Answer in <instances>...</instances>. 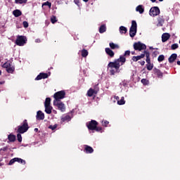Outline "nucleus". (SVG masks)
Wrapping results in <instances>:
<instances>
[{
    "label": "nucleus",
    "instance_id": "nucleus-32",
    "mask_svg": "<svg viewBox=\"0 0 180 180\" xmlns=\"http://www.w3.org/2000/svg\"><path fill=\"white\" fill-rule=\"evenodd\" d=\"M165 59V57L164 56V55H160L158 58V60L159 61V63H161V61H164Z\"/></svg>",
    "mask_w": 180,
    "mask_h": 180
},
{
    "label": "nucleus",
    "instance_id": "nucleus-31",
    "mask_svg": "<svg viewBox=\"0 0 180 180\" xmlns=\"http://www.w3.org/2000/svg\"><path fill=\"white\" fill-rule=\"evenodd\" d=\"M8 140L9 141H15V140H16V136H15V135L10 134L8 135Z\"/></svg>",
    "mask_w": 180,
    "mask_h": 180
},
{
    "label": "nucleus",
    "instance_id": "nucleus-24",
    "mask_svg": "<svg viewBox=\"0 0 180 180\" xmlns=\"http://www.w3.org/2000/svg\"><path fill=\"white\" fill-rule=\"evenodd\" d=\"M153 72L158 75V77H162V72L160 70L155 68Z\"/></svg>",
    "mask_w": 180,
    "mask_h": 180
},
{
    "label": "nucleus",
    "instance_id": "nucleus-50",
    "mask_svg": "<svg viewBox=\"0 0 180 180\" xmlns=\"http://www.w3.org/2000/svg\"><path fill=\"white\" fill-rule=\"evenodd\" d=\"M75 2L76 5H78V4H79V0H75Z\"/></svg>",
    "mask_w": 180,
    "mask_h": 180
},
{
    "label": "nucleus",
    "instance_id": "nucleus-15",
    "mask_svg": "<svg viewBox=\"0 0 180 180\" xmlns=\"http://www.w3.org/2000/svg\"><path fill=\"white\" fill-rule=\"evenodd\" d=\"M105 53L110 56V57H114L115 56V52H113V51H112L109 48H106L105 49Z\"/></svg>",
    "mask_w": 180,
    "mask_h": 180
},
{
    "label": "nucleus",
    "instance_id": "nucleus-37",
    "mask_svg": "<svg viewBox=\"0 0 180 180\" xmlns=\"http://www.w3.org/2000/svg\"><path fill=\"white\" fill-rule=\"evenodd\" d=\"M16 158L11 159L8 163V165H12L13 164H15L16 162Z\"/></svg>",
    "mask_w": 180,
    "mask_h": 180
},
{
    "label": "nucleus",
    "instance_id": "nucleus-30",
    "mask_svg": "<svg viewBox=\"0 0 180 180\" xmlns=\"http://www.w3.org/2000/svg\"><path fill=\"white\" fill-rule=\"evenodd\" d=\"M126 101H124V97H122L120 101H117L118 105H124Z\"/></svg>",
    "mask_w": 180,
    "mask_h": 180
},
{
    "label": "nucleus",
    "instance_id": "nucleus-10",
    "mask_svg": "<svg viewBox=\"0 0 180 180\" xmlns=\"http://www.w3.org/2000/svg\"><path fill=\"white\" fill-rule=\"evenodd\" d=\"M96 126H98V122L95 120H91V122L87 124V127L89 130H95V129H96Z\"/></svg>",
    "mask_w": 180,
    "mask_h": 180
},
{
    "label": "nucleus",
    "instance_id": "nucleus-3",
    "mask_svg": "<svg viewBox=\"0 0 180 180\" xmlns=\"http://www.w3.org/2000/svg\"><path fill=\"white\" fill-rule=\"evenodd\" d=\"M137 33V22L135 20L131 22V26L129 30L130 37H134Z\"/></svg>",
    "mask_w": 180,
    "mask_h": 180
},
{
    "label": "nucleus",
    "instance_id": "nucleus-2",
    "mask_svg": "<svg viewBox=\"0 0 180 180\" xmlns=\"http://www.w3.org/2000/svg\"><path fill=\"white\" fill-rule=\"evenodd\" d=\"M53 102H60V99H64L65 98V91H60L54 94L53 95Z\"/></svg>",
    "mask_w": 180,
    "mask_h": 180
},
{
    "label": "nucleus",
    "instance_id": "nucleus-47",
    "mask_svg": "<svg viewBox=\"0 0 180 180\" xmlns=\"http://www.w3.org/2000/svg\"><path fill=\"white\" fill-rule=\"evenodd\" d=\"M94 130H96V131H101V130H102V128L101 127H96Z\"/></svg>",
    "mask_w": 180,
    "mask_h": 180
},
{
    "label": "nucleus",
    "instance_id": "nucleus-4",
    "mask_svg": "<svg viewBox=\"0 0 180 180\" xmlns=\"http://www.w3.org/2000/svg\"><path fill=\"white\" fill-rule=\"evenodd\" d=\"M3 68H6L7 72L12 74L15 71V67L12 65L11 62H6L2 65Z\"/></svg>",
    "mask_w": 180,
    "mask_h": 180
},
{
    "label": "nucleus",
    "instance_id": "nucleus-55",
    "mask_svg": "<svg viewBox=\"0 0 180 180\" xmlns=\"http://www.w3.org/2000/svg\"><path fill=\"white\" fill-rule=\"evenodd\" d=\"M178 65H180V61H177Z\"/></svg>",
    "mask_w": 180,
    "mask_h": 180
},
{
    "label": "nucleus",
    "instance_id": "nucleus-48",
    "mask_svg": "<svg viewBox=\"0 0 180 180\" xmlns=\"http://www.w3.org/2000/svg\"><path fill=\"white\" fill-rule=\"evenodd\" d=\"M146 63H147V64L151 63V60H150V58H146Z\"/></svg>",
    "mask_w": 180,
    "mask_h": 180
},
{
    "label": "nucleus",
    "instance_id": "nucleus-59",
    "mask_svg": "<svg viewBox=\"0 0 180 180\" xmlns=\"http://www.w3.org/2000/svg\"><path fill=\"white\" fill-rule=\"evenodd\" d=\"M160 1V2H162V1H164V0H159Z\"/></svg>",
    "mask_w": 180,
    "mask_h": 180
},
{
    "label": "nucleus",
    "instance_id": "nucleus-11",
    "mask_svg": "<svg viewBox=\"0 0 180 180\" xmlns=\"http://www.w3.org/2000/svg\"><path fill=\"white\" fill-rule=\"evenodd\" d=\"M49 77V75L47 73H40L37 77L36 80L39 81V79H44Z\"/></svg>",
    "mask_w": 180,
    "mask_h": 180
},
{
    "label": "nucleus",
    "instance_id": "nucleus-43",
    "mask_svg": "<svg viewBox=\"0 0 180 180\" xmlns=\"http://www.w3.org/2000/svg\"><path fill=\"white\" fill-rule=\"evenodd\" d=\"M142 54H145L146 58H150V53H148V51H145L144 53Z\"/></svg>",
    "mask_w": 180,
    "mask_h": 180
},
{
    "label": "nucleus",
    "instance_id": "nucleus-60",
    "mask_svg": "<svg viewBox=\"0 0 180 180\" xmlns=\"http://www.w3.org/2000/svg\"><path fill=\"white\" fill-rule=\"evenodd\" d=\"M55 112V113H57V111H54Z\"/></svg>",
    "mask_w": 180,
    "mask_h": 180
},
{
    "label": "nucleus",
    "instance_id": "nucleus-44",
    "mask_svg": "<svg viewBox=\"0 0 180 180\" xmlns=\"http://www.w3.org/2000/svg\"><path fill=\"white\" fill-rule=\"evenodd\" d=\"M22 24L24 27H29V23L27 22L24 21Z\"/></svg>",
    "mask_w": 180,
    "mask_h": 180
},
{
    "label": "nucleus",
    "instance_id": "nucleus-33",
    "mask_svg": "<svg viewBox=\"0 0 180 180\" xmlns=\"http://www.w3.org/2000/svg\"><path fill=\"white\" fill-rule=\"evenodd\" d=\"M15 4H26L27 2V0H15Z\"/></svg>",
    "mask_w": 180,
    "mask_h": 180
},
{
    "label": "nucleus",
    "instance_id": "nucleus-23",
    "mask_svg": "<svg viewBox=\"0 0 180 180\" xmlns=\"http://www.w3.org/2000/svg\"><path fill=\"white\" fill-rule=\"evenodd\" d=\"M146 68L148 71H151L154 68V65L151 63L146 64Z\"/></svg>",
    "mask_w": 180,
    "mask_h": 180
},
{
    "label": "nucleus",
    "instance_id": "nucleus-41",
    "mask_svg": "<svg viewBox=\"0 0 180 180\" xmlns=\"http://www.w3.org/2000/svg\"><path fill=\"white\" fill-rule=\"evenodd\" d=\"M49 129H51V130H56V129H57V124L50 125Z\"/></svg>",
    "mask_w": 180,
    "mask_h": 180
},
{
    "label": "nucleus",
    "instance_id": "nucleus-8",
    "mask_svg": "<svg viewBox=\"0 0 180 180\" xmlns=\"http://www.w3.org/2000/svg\"><path fill=\"white\" fill-rule=\"evenodd\" d=\"M134 50H139V51H141V50H146L147 49V46H146V44H142L141 42H136L134 44Z\"/></svg>",
    "mask_w": 180,
    "mask_h": 180
},
{
    "label": "nucleus",
    "instance_id": "nucleus-17",
    "mask_svg": "<svg viewBox=\"0 0 180 180\" xmlns=\"http://www.w3.org/2000/svg\"><path fill=\"white\" fill-rule=\"evenodd\" d=\"M84 150H85L86 153H87L89 154L94 153V148H92V147L89 146H86Z\"/></svg>",
    "mask_w": 180,
    "mask_h": 180
},
{
    "label": "nucleus",
    "instance_id": "nucleus-20",
    "mask_svg": "<svg viewBox=\"0 0 180 180\" xmlns=\"http://www.w3.org/2000/svg\"><path fill=\"white\" fill-rule=\"evenodd\" d=\"M176 60V54L173 53L172 56L169 58V63H174Z\"/></svg>",
    "mask_w": 180,
    "mask_h": 180
},
{
    "label": "nucleus",
    "instance_id": "nucleus-26",
    "mask_svg": "<svg viewBox=\"0 0 180 180\" xmlns=\"http://www.w3.org/2000/svg\"><path fill=\"white\" fill-rule=\"evenodd\" d=\"M51 102V98H46L45 103H44V106H50V103Z\"/></svg>",
    "mask_w": 180,
    "mask_h": 180
},
{
    "label": "nucleus",
    "instance_id": "nucleus-19",
    "mask_svg": "<svg viewBox=\"0 0 180 180\" xmlns=\"http://www.w3.org/2000/svg\"><path fill=\"white\" fill-rule=\"evenodd\" d=\"M158 26H162V24L164 23V17L159 16L158 18Z\"/></svg>",
    "mask_w": 180,
    "mask_h": 180
},
{
    "label": "nucleus",
    "instance_id": "nucleus-56",
    "mask_svg": "<svg viewBox=\"0 0 180 180\" xmlns=\"http://www.w3.org/2000/svg\"><path fill=\"white\" fill-rule=\"evenodd\" d=\"M115 99L117 101V99H119V96H115Z\"/></svg>",
    "mask_w": 180,
    "mask_h": 180
},
{
    "label": "nucleus",
    "instance_id": "nucleus-6",
    "mask_svg": "<svg viewBox=\"0 0 180 180\" xmlns=\"http://www.w3.org/2000/svg\"><path fill=\"white\" fill-rule=\"evenodd\" d=\"M27 130H29V125H27V121L25 120L23 122V124L22 126L18 127V133L23 134V133H26Z\"/></svg>",
    "mask_w": 180,
    "mask_h": 180
},
{
    "label": "nucleus",
    "instance_id": "nucleus-7",
    "mask_svg": "<svg viewBox=\"0 0 180 180\" xmlns=\"http://www.w3.org/2000/svg\"><path fill=\"white\" fill-rule=\"evenodd\" d=\"M53 105L56 106L60 112H65V104L61 101H53Z\"/></svg>",
    "mask_w": 180,
    "mask_h": 180
},
{
    "label": "nucleus",
    "instance_id": "nucleus-49",
    "mask_svg": "<svg viewBox=\"0 0 180 180\" xmlns=\"http://www.w3.org/2000/svg\"><path fill=\"white\" fill-rule=\"evenodd\" d=\"M139 63L141 64V65H144L146 64V62L144 60L139 62Z\"/></svg>",
    "mask_w": 180,
    "mask_h": 180
},
{
    "label": "nucleus",
    "instance_id": "nucleus-46",
    "mask_svg": "<svg viewBox=\"0 0 180 180\" xmlns=\"http://www.w3.org/2000/svg\"><path fill=\"white\" fill-rule=\"evenodd\" d=\"M124 56H130V51H126L124 53Z\"/></svg>",
    "mask_w": 180,
    "mask_h": 180
},
{
    "label": "nucleus",
    "instance_id": "nucleus-39",
    "mask_svg": "<svg viewBox=\"0 0 180 180\" xmlns=\"http://www.w3.org/2000/svg\"><path fill=\"white\" fill-rule=\"evenodd\" d=\"M43 5L46 6H49V8H51V3L46 1L45 2Z\"/></svg>",
    "mask_w": 180,
    "mask_h": 180
},
{
    "label": "nucleus",
    "instance_id": "nucleus-57",
    "mask_svg": "<svg viewBox=\"0 0 180 180\" xmlns=\"http://www.w3.org/2000/svg\"><path fill=\"white\" fill-rule=\"evenodd\" d=\"M84 1V2H88V1H89V0H83Z\"/></svg>",
    "mask_w": 180,
    "mask_h": 180
},
{
    "label": "nucleus",
    "instance_id": "nucleus-53",
    "mask_svg": "<svg viewBox=\"0 0 180 180\" xmlns=\"http://www.w3.org/2000/svg\"><path fill=\"white\" fill-rule=\"evenodd\" d=\"M34 131H39V129L35 128V129H34Z\"/></svg>",
    "mask_w": 180,
    "mask_h": 180
},
{
    "label": "nucleus",
    "instance_id": "nucleus-5",
    "mask_svg": "<svg viewBox=\"0 0 180 180\" xmlns=\"http://www.w3.org/2000/svg\"><path fill=\"white\" fill-rule=\"evenodd\" d=\"M26 41H27L26 37L18 36L15 40V44L17 46H25V44H26Z\"/></svg>",
    "mask_w": 180,
    "mask_h": 180
},
{
    "label": "nucleus",
    "instance_id": "nucleus-13",
    "mask_svg": "<svg viewBox=\"0 0 180 180\" xmlns=\"http://www.w3.org/2000/svg\"><path fill=\"white\" fill-rule=\"evenodd\" d=\"M169 37H171V35H169V34L168 33H164L162 35V41L163 43H165V41H167Z\"/></svg>",
    "mask_w": 180,
    "mask_h": 180
},
{
    "label": "nucleus",
    "instance_id": "nucleus-28",
    "mask_svg": "<svg viewBox=\"0 0 180 180\" xmlns=\"http://www.w3.org/2000/svg\"><path fill=\"white\" fill-rule=\"evenodd\" d=\"M15 162H20V164H23L24 162V164H26V162L23 159L19 158H15Z\"/></svg>",
    "mask_w": 180,
    "mask_h": 180
},
{
    "label": "nucleus",
    "instance_id": "nucleus-40",
    "mask_svg": "<svg viewBox=\"0 0 180 180\" xmlns=\"http://www.w3.org/2000/svg\"><path fill=\"white\" fill-rule=\"evenodd\" d=\"M176 49H178V44H174L172 45V50H176Z\"/></svg>",
    "mask_w": 180,
    "mask_h": 180
},
{
    "label": "nucleus",
    "instance_id": "nucleus-9",
    "mask_svg": "<svg viewBox=\"0 0 180 180\" xmlns=\"http://www.w3.org/2000/svg\"><path fill=\"white\" fill-rule=\"evenodd\" d=\"M150 16H158L160 15V8L158 7H152L149 11Z\"/></svg>",
    "mask_w": 180,
    "mask_h": 180
},
{
    "label": "nucleus",
    "instance_id": "nucleus-42",
    "mask_svg": "<svg viewBox=\"0 0 180 180\" xmlns=\"http://www.w3.org/2000/svg\"><path fill=\"white\" fill-rule=\"evenodd\" d=\"M18 141L20 143L22 141V135L20 134H18L17 135Z\"/></svg>",
    "mask_w": 180,
    "mask_h": 180
},
{
    "label": "nucleus",
    "instance_id": "nucleus-18",
    "mask_svg": "<svg viewBox=\"0 0 180 180\" xmlns=\"http://www.w3.org/2000/svg\"><path fill=\"white\" fill-rule=\"evenodd\" d=\"M136 12H139V13H144V8H143L142 5H139L136 8Z\"/></svg>",
    "mask_w": 180,
    "mask_h": 180
},
{
    "label": "nucleus",
    "instance_id": "nucleus-25",
    "mask_svg": "<svg viewBox=\"0 0 180 180\" xmlns=\"http://www.w3.org/2000/svg\"><path fill=\"white\" fill-rule=\"evenodd\" d=\"M110 47L112 50H115V49H119V46L117 44L112 43V42L110 43Z\"/></svg>",
    "mask_w": 180,
    "mask_h": 180
},
{
    "label": "nucleus",
    "instance_id": "nucleus-45",
    "mask_svg": "<svg viewBox=\"0 0 180 180\" xmlns=\"http://www.w3.org/2000/svg\"><path fill=\"white\" fill-rule=\"evenodd\" d=\"M109 124V122L107 120L103 121V126H108Z\"/></svg>",
    "mask_w": 180,
    "mask_h": 180
},
{
    "label": "nucleus",
    "instance_id": "nucleus-21",
    "mask_svg": "<svg viewBox=\"0 0 180 180\" xmlns=\"http://www.w3.org/2000/svg\"><path fill=\"white\" fill-rule=\"evenodd\" d=\"M13 14L14 15V16H15V18H19V16L22 15V11H20V10H15L13 11Z\"/></svg>",
    "mask_w": 180,
    "mask_h": 180
},
{
    "label": "nucleus",
    "instance_id": "nucleus-29",
    "mask_svg": "<svg viewBox=\"0 0 180 180\" xmlns=\"http://www.w3.org/2000/svg\"><path fill=\"white\" fill-rule=\"evenodd\" d=\"M120 33H126L127 32V28H126V27L121 26L120 27Z\"/></svg>",
    "mask_w": 180,
    "mask_h": 180
},
{
    "label": "nucleus",
    "instance_id": "nucleus-1",
    "mask_svg": "<svg viewBox=\"0 0 180 180\" xmlns=\"http://www.w3.org/2000/svg\"><path fill=\"white\" fill-rule=\"evenodd\" d=\"M126 63V57L120 56V58L115 60L114 62H110L108 64V67L110 68V72L111 75H115L117 71H119V68L120 66L123 65Z\"/></svg>",
    "mask_w": 180,
    "mask_h": 180
},
{
    "label": "nucleus",
    "instance_id": "nucleus-12",
    "mask_svg": "<svg viewBox=\"0 0 180 180\" xmlns=\"http://www.w3.org/2000/svg\"><path fill=\"white\" fill-rule=\"evenodd\" d=\"M37 120H44V113L41 111H38L37 112Z\"/></svg>",
    "mask_w": 180,
    "mask_h": 180
},
{
    "label": "nucleus",
    "instance_id": "nucleus-34",
    "mask_svg": "<svg viewBox=\"0 0 180 180\" xmlns=\"http://www.w3.org/2000/svg\"><path fill=\"white\" fill-rule=\"evenodd\" d=\"M82 57H86V56H88V51L83 49L82 51Z\"/></svg>",
    "mask_w": 180,
    "mask_h": 180
},
{
    "label": "nucleus",
    "instance_id": "nucleus-51",
    "mask_svg": "<svg viewBox=\"0 0 180 180\" xmlns=\"http://www.w3.org/2000/svg\"><path fill=\"white\" fill-rule=\"evenodd\" d=\"M35 41H36V43H39V42H40V39H36Z\"/></svg>",
    "mask_w": 180,
    "mask_h": 180
},
{
    "label": "nucleus",
    "instance_id": "nucleus-36",
    "mask_svg": "<svg viewBox=\"0 0 180 180\" xmlns=\"http://www.w3.org/2000/svg\"><path fill=\"white\" fill-rule=\"evenodd\" d=\"M65 120H71L70 115H67L65 117L62 118V122H65Z\"/></svg>",
    "mask_w": 180,
    "mask_h": 180
},
{
    "label": "nucleus",
    "instance_id": "nucleus-22",
    "mask_svg": "<svg viewBox=\"0 0 180 180\" xmlns=\"http://www.w3.org/2000/svg\"><path fill=\"white\" fill-rule=\"evenodd\" d=\"M96 94V91L94 90L93 89H90L87 91L88 96H93V95H95Z\"/></svg>",
    "mask_w": 180,
    "mask_h": 180
},
{
    "label": "nucleus",
    "instance_id": "nucleus-27",
    "mask_svg": "<svg viewBox=\"0 0 180 180\" xmlns=\"http://www.w3.org/2000/svg\"><path fill=\"white\" fill-rule=\"evenodd\" d=\"M105 32H106V26L105 25H101L100 27V29H99V32L100 33H105Z\"/></svg>",
    "mask_w": 180,
    "mask_h": 180
},
{
    "label": "nucleus",
    "instance_id": "nucleus-54",
    "mask_svg": "<svg viewBox=\"0 0 180 180\" xmlns=\"http://www.w3.org/2000/svg\"><path fill=\"white\" fill-rule=\"evenodd\" d=\"M151 2H155L157 0H150Z\"/></svg>",
    "mask_w": 180,
    "mask_h": 180
},
{
    "label": "nucleus",
    "instance_id": "nucleus-58",
    "mask_svg": "<svg viewBox=\"0 0 180 180\" xmlns=\"http://www.w3.org/2000/svg\"><path fill=\"white\" fill-rule=\"evenodd\" d=\"M1 74H2V72L0 70V75H1Z\"/></svg>",
    "mask_w": 180,
    "mask_h": 180
},
{
    "label": "nucleus",
    "instance_id": "nucleus-14",
    "mask_svg": "<svg viewBox=\"0 0 180 180\" xmlns=\"http://www.w3.org/2000/svg\"><path fill=\"white\" fill-rule=\"evenodd\" d=\"M146 57V54H141L140 56H133L132 60L135 62L139 61V60H141V58H144Z\"/></svg>",
    "mask_w": 180,
    "mask_h": 180
},
{
    "label": "nucleus",
    "instance_id": "nucleus-35",
    "mask_svg": "<svg viewBox=\"0 0 180 180\" xmlns=\"http://www.w3.org/2000/svg\"><path fill=\"white\" fill-rule=\"evenodd\" d=\"M51 22L53 24L56 23V22H57V18H56V16H52L51 17Z\"/></svg>",
    "mask_w": 180,
    "mask_h": 180
},
{
    "label": "nucleus",
    "instance_id": "nucleus-16",
    "mask_svg": "<svg viewBox=\"0 0 180 180\" xmlns=\"http://www.w3.org/2000/svg\"><path fill=\"white\" fill-rule=\"evenodd\" d=\"M51 110H53V107H51V105H45L46 113L50 115L51 113Z\"/></svg>",
    "mask_w": 180,
    "mask_h": 180
},
{
    "label": "nucleus",
    "instance_id": "nucleus-38",
    "mask_svg": "<svg viewBox=\"0 0 180 180\" xmlns=\"http://www.w3.org/2000/svg\"><path fill=\"white\" fill-rule=\"evenodd\" d=\"M141 82H142V84H143V85H148V80H147L146 79H142Z\"/></svg>",
    "mask_w": 180,
    "mask_h": 180
},
{
    "label": "nucleus",
    "instance_id": "nucleus-52",
    "mask_svg": "<svg viewBox=\"0 0 180 180\" xmlns=\"http://www.w3.org/2000/svg\"><path fill=\"white\" fill-rule=\"evenodd\" d=\"M4 84H5V82H0L1 85Z\"/></svg>",
    "mask_w": 180,
    "mask_h": 180
}]
</instances>
